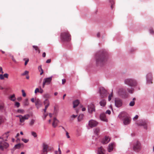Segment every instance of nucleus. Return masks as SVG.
Returning <instances> with one entry per match:
<instances>
[{
    "label": "nucleus",
    "mask_w": 154,
    "mask_h": 154,
    "mask_svg": "<svg viewBox=\"0 0 154 154\" xmlns=\"http://www.w3.org/2000/svg\"><path fill=\"white\" fill-rule=\"evenodd\" d=\"M9 146V144L4 141L0 142V149L3 150L4 149L7 148Z\"/></svg>",
    "instance_id": "nucleus-8"
},
{
    "label": "nucleus",
    "mask_w": 154,
    "mask_h": 154,
    "mask_svg": "<svg viewBox=\"0 0 154 154\" xmlns=\"http://www.w3.org/2000/svg\"><path fill=\"white\" fill-rule=\"evenodd\" d=\"M128 91L130 93L132 94L134 92V89L131 88V89H128Z\"/></svg>",
    "instance_id": "nucleus-50"
},
{
    "label": "nucleus",
    "mask_w": 154,
    "mask_h": 154,
    "mask_svg": "<svg viewBox=\"0 0 154 154\" xmlns=\"http://www.w3.org/2000/svg\"><path fill=\"white\" fill-rule=\"evenodd\" d=\"M110 140V139L108 137L106 136L103 139L102 143L103 144L108 143Z\"/></svg>",
    "instance_id": "nucleus-21"
},
{
    "label": "nucleus",
    "mask_w": 154,
    "mask_h": 154,
    "mask_svg": "<svg viewBox=\"0 0 154 154\" xmlns=\"http://www.w3.org/2000/svg\"><path fill=\"white\" fill-rule=\"evenodd\" d=\"M100 93L101 98H104L106 97L107 95V91L103 88H100Z\"/></svg>",
    "instance_id": "nucleus-6"
},
{
    "label": "nucleus",
    "mask_w": 154,
    "mask_h": 154,
    "mask_svg": "<svg viewBox=\"0 0 154 154\" xmlns=\"http://www.w3.org/2000/svg\"><path fill=\"white\" fill-rule=\"evenodd\" d=\"M61 39L64 41H69L71 39V35L68 31L63 32L60 34Z\"/></svg>",
    "instance_id": "nucleus-2"
},
{
    "label": "nucleus",
    "mask_w": 154,
    "mask_h": 154,
    "mask_svg": "<svg viewBox=\"0 0 154 154\" xmlns=\"http://www.w3.org/2000/svg\"><path fill=\"white\" fill-rule=\"evenodd\" d=\"M22 95L23 97H25L26 96V93L25 92V91L24 90H22Z\"/></svg>",
    "instance_id": "nucleus-47"
},
{
    "label": "nucleus",
    "mask_w": 154,
    "mask_h": 154,
    "mask_svg": "<svg viewBox=\"0 0 154 154\" xmlns=\"http://www.w3.org/2000/svg\"><path fill=\"white\" fill-rule=\"evenodd\" d=\"M14 105L17 108L19 107L20 106V103L18 102H15Z\"/></svg>",
    "instance_id": "nucleus-43"
},
{
    "label": "nucleus",
    "mask_w": 154,
    "mask_h": 154,
    "mask_svg": "<svg viewBox=\"0 0 154 154\" xmlns=\"http://www.w3.org/2000/svg\"><path fill=\"white\" fill-rule=\"evenodd\" d=\"M44 104L45 105V106L48 107L50 105V102L48 99H46L44 101Z\"/></svg>",
    "instance_id": "nucleus-26"
},
{
    "label": "nucleus",
    "mask_w": 154,
    "mask_h": 154,
    "mask_svg": "<svg viewBox=\"0 0 154 154\" xmlns=\"http://www.w3.org/2000/svg\"><path fill=\"white\" fill-rule=\"evenodd\" d=\"M125 84L132 87L135 86L137 85L136 81L133 79H126L125 81Z\"/></svg>",
    "instance_id": "nucleus-4"
},
{
    "label": "nucleus",
    "mask_w": 154,
    "mask_h": 154,
    "mask_svg": "<svg viewBox=\"0 0 154 154\" xmlns=\"http://www.w3.org/2000/svg\"><path fill=\"white\" fill-rule=\"evenodd\" d=\"M99 103L101 106H104L106 105V101L105 100L103 99Z\"/></svg>",
    "instance_id": "nucleus-24"
},
{
    "label": "nucleus",
    "mask_w": 154,
    "mask_h": 154,
    "mask_svg": "<svg viewBox=\"0 0 154 154\" xmlns=\"http://www.w3.org/2000/svg\"><path fill=\"white\" fill-rule=\"evenodd\" d=\"M39 92L41 94H42L43 92V90L41 88H40V89L39 90Z\"/></svg>",
    "instance_id": "nucleus-53"
},
{
    "label": "nucleus",
    "mask_w": 154,
    "mask_h": 154,
    "mask_svg": "<svg viewBox=\"0 0 154 154\" xmlns=\"http://www.w3.org/2000/svg\"><path fill=\"white\" fill-rule=\"evenodd\" d=\"M83 117L84 115L83 114L79 115L78 118V121L80 122L83 119Z\"/></svg>",
    "instance_id": "nucleus-28"
},
{
    "label": "nucleus",
    "mask_w": 154,
    "mask_h": 154,
    "mask_svg": "<svg viewBox=\"0 0 154 154\" xmlns=\"http://www.w3.org/2000/svg\"><path fill=\"white\" fill-rule=\"evenodd\" d=\"M66 82V80L65 79H63L62 80V84H64Z\"/></svg>",
    "instance_id": "nucleus-54"
},
{
    "label": "nucleus",
    "mask_w": 154,
    "mask_h": 154,
    "mask_svg": "<svg viewBox=\"0 0 154 154\" xmlns=\"http://www.w3.org/2000/svg\"><path fill=\"white\" fill-rule=\"evenodd\" d=\"M100 119L101 120L103 121L104 122H108V120L106 118V115L104 113H102L100 115Z\"/></svg>",
    "instance_id": "nucleus-15"
},
{
    "label": "nucleus",
    "mask_w": 154,
    "mask_h": 154,
    "mask_svg": "<svg viewBox=\"0 0 154 154\" xmlns=\"http://www.w3.org/2000/svg\"><path fill=\"white\" fill-rule=\"evenodd\" d=\"M135 104V102L134 101H131L129 103V106H133Z\"/></svg>",
    "instance_id": "nucleus-38"
},
{
    "label": "nucleus",
    "mask_w": 154,
    "mask_h": 154,
    "mask_svg": "<svg viewBox=\"0 0 154 154\" xmlns=\"http://www.w3.org/2000/svg\"><path fill=\"white\" fill-rule=\"evenodd\" d=\"M141 146L140 143L138 141L135 142L133 144V149L136 152H138L140 150Z\"/></svg>",
    "instance_id": "nucleus-5"
},
{
    "label": "nucleus",
    "mask_w": 154,
    "mask_h": 154,
    "mask_svg": "<svg viewBox=\"0 0 154 154\" xmlns=\"http://www.w3.org/2000/svg\"><path fill=\"white\" fill-rule=\"evenodd\" d=\"M38 69L39 70V71L41 72L40 73V75H42V74L44 72H43V70L42 69V66L40 65V66H39L38 67Z\"/></svg>",
    "instance_id": "nucleus-29"
},
{
    "label": "nucleus",
    "mask_w": 154,
    "mask_h": 154,
    "mask_svg": "<svg viewBox=\"0 0 154 154\" xmlns=\"http://www.w3.org/2000/svg\"><path fill=\"white\" fill-rule=\"evenodd\" d=\"M79 101L78 100H76L74 101L73 102V108H75L77 107L79 104Z\"/></svg>",
    "instance_id": "nucleus-25"
},
{
    "label": "nucleus",
    "mask_w": 154,
    "mask_h": 154,
    "mask_svg": "<svg viewBox=\"0 0 154 154\" xmlns=\"http://www.w3.org/2000/svg\"><path fill=\"white\" fill-rule=\"evenodd\" d=\"M112 92L111 94L109 95L108 97V100L109 101H110L111 100V98L112 97Z\"/></svg>",
    "instance_id": "nucleus-42"
},
{
    "label": "nucleus",
    "mask_w": 154,
    "mask_h": 154,
    "mask_svg": "<svg viewBox=\"0 0 154 154\" xmlns=\"http://www.w3.org/2000/svg\"><path fill=\"white\" fill-rule=\"evenodd\" d=\"M137 124L139 126H143L144 128L145 129H147V126L146 123L145 121L142 120H139L137 123Z\"/></svg>",
    "instance_id": "nucleus-10"
},
{
    "label": "nucleus",
    "mask_w": 154,
    "mask_h": 154,
    "mask_svg": "<svg viewBox=\"0 0 154 154\" xmlns=\"http://www.w3.org/2000/svg\"><path fill=\"white\" fill-rule=\"evenodd\" d=\"M115 106L118 107H120L122 105V102L121 100L116 98L115 100Z\"/></svg>",
    "instance_id": "nucleus-12"
},
{
    "label": "nucleus",
    "mask_w": 154,
    "mask_h": 154,
    "mask_svg": "<svg viewBox=\"0 0 154 154\" xmlns=\"http://www.w3.org/2000/svg\"><path fill=\"white\" fill-rule=\"evenodd\" d=\"M51 62V59H49L47 60L46 61V63H49Z\"/></svg>",
    "instance_id": "nucleus-57"
},
{
    "label": "nucleus",
    "mask_w": 154,
    "mask_h": 154,
    "mask_svg": "<svg viewBox=\"0 0 154 154\" xmlns=\"http://www.w3.org/2000/svg\"><path fill=\"white\" fill-rule=\"evenodd\" d=\"M9 132H7L5 133L3 135L2 137H0V139H2L7 141V139L9 135Z\"/></svg>",
    "instance_id": "nucleus-18"
},
{
    "label": "nucleus",
    "mask_w": 154,
    "mask_h": 154,
    "mask_svg": "<svg viewBox=\"0 0 154 154\" xmlns=\"http://www.w3.org/2000/svg\"><path fill=\"white\" fill-rule=\"evenodd\" d=\"M138 118V115H136L133 118V120H135L137 119Z\"/></svg>",
    "instance_id": "nucleus-55"
},
{
    "label": "nucleus",
    "mask_w": 154,
    "mask_h": 154,
    "mask_svg": "<svg viewBox=\"0 0 154 154\" xmlns=\"http://www.w3.org/2000/svg\"><path fill=\"white\" fill-rule=\"evenodd\" d=\"M107 60L106 53L103 51H100L96 55V63L97 66H102L106 63Z\"/></svg>",
    "instance_id": "nucleus-1"
},
{
    "label": "nucleus",
    "mask_w": 154,
    "mask_h": 154,
    "mask_svg": "<svg viewBox=\"0 0 154 154\" xmlns=\"http://www.w3.org/2000/svg\"><path fill=\"white\" fill-rule=\"evenodd\" d=\"M98 123L93 120H91L89 122V125L91 128L96 126Z\"/></svg>",
    "instance_id": "nucleus-11"
},
{
    "label": "nucleus",
    "mask_w": 154,
    "mask_h": 154,
    "mask_svg": "<svg viewBox=\"0 0 154 154\" xmlns=\"http://www.w3.org/2000/svg\"><path fill=\"white\" fill-rule=\"evenodd\" d=\"M48 107H47V106H46V107L45 106V108L44 109V112L45 113L46 112V110H47V109Z\"/></svg>",
    "instance_id": "nucleus-60"
},
{
    "label": "nucleus",
    "mask_w": 154,
    "mask_h": 154,
    "mask_svg": "<svg viewBox=\"0 0 154 154\" xmlns=\"http://www.w3.org/2000/svg\"><path fill=\"white\" fill-rule=\"evenodd\" d=\"M105 151L103 147L101 146L98 149V154H105Z\"/></svg>",
    "instance_id": "nucleus-17"
},
{
    "label": "nucleus",
    "mask_w": 154,
    "mask_h": 154,
    "mask_svg": "<svg viewBox=\"0 0 154 154\" xmlns=\"http://www.w3.org/2000/svg\"><path fill=\"white\" fill-rule=\"evenodd\" d=\"M29 72L27 71H25L21 75L22 76L25 75H28Z\"/></svg>",
    "instance_id": "nucleus-41"
},
{
    "label": "nucleus",
    "mask_w": 154,
    "mask_h": 154,
    "mask_svg": "<svg viewBox=\"0 0 154 154\" xmlns=\"http://www.w3.org/2000/svg\"><path fill=\"white\" fill-rule=\"evenodd\" d=\"M40 102V101L39 100L37 99L35 102V105L38 106V105H39V103Z\"/></svg>",
    "instance_id": "nucleus-46"
},
{
    "label": "nucleus",
    "mask_w": 154,
    "mask_h": 154,
    "mask_svg": "<svg viewBox=\"0 0 154 154\" xmlns=\"http://www.w3.org/2000/svg\"><path fill=\"white\" fill-rule=\"evenodd\" d=\"M8 74L7 73H5L4 75H0V79L1 80H3L5 78L8 79Z\"/></svg>",
    "instance_id": "nucleus-23"
},
{
    "label": "nucleus",
    "mask_w": 154,
    "mask_h": 154,
    "mask_svg": "<svg viewBox=\"0 0 154 154\" xmlns=\"http://www.w3.org/2000/svg\"><path fill=\"white\" fill-rule=\"evenodd\" d=\"M31 134L34 137H36L37 136L36 133L34 131H32Z\"/></svg>",
    "instance_id": "nucleus-39"
},
{
    "label": "nucleus",
    "mask_w": 154,
    "mask_h": 154,
    "mask_svg": "<svg viewBox=\"0 0 154 154\" xmlns=\"http://www.w3.org/2000/svg\"><path fill=\"white\" fill-rule=\"evenodd\" d=\"M44 97L46 98V99H48L50 98V96L49 94H46L44 95Z\"/></svg>",
    "instance_id": "nucleus-37"
},
{
    "label": "nucleus",
    "mask_w": 154,
    "mask_h": 154,
    "mask_svg": "<svg viewBox=\"0 0 154 154\" xmlns=\"http://www.w3.org/2000/svg\"><path fill=\"white\" fill-rule=\"evenodd\" d=\"M20 145L19 144H17L15 145V147L17 148L18 147L19 148L20 147Z\"/></svg>",
    "instance_id": "nucleus-58"
},
{
    "label": "nucleus",
    "mask_w": 154,
    "mask_h": 154,
    "mask_svg": "<svg viewBox=\"0 0 154 154\" xmlns=\"http://www.w3.org/2000/svg\"><path fill=\"white\" fill-rule=\"evenodd\" d=\"M106 113L108 114H110L111 113V111L109 110H107L106 112Z\"/></svg>",
    "instance_id": "nucleus-56"
},
{
    "label": "nucleus",
    "mask_w": 154,
    "mask_h": 154,
    "mask_svg": "<svg viewBox=\"0 0 154 154\" xmlns=\"http://www.w3.org/2000/svg\"><path fill=\"white\" fill-rule=\"evenodd\" d=\"M22 140L25 143H27L29 141V140L24 138L22 139Z\"/></svg>",
    "instance_id": "nucleus-49"
},
{
    "label": "nucleus",
    "mask_w": 154,
    "mask_h": 154,
    "mask_svg": "<svg viewBox=\"0 0 154 154\" xmlns=\"http://www.w3.org/2000/svg\"><path fill=\"white\" fill-rule=\"evenodd\" d=\"M146 79L147 82L148 83H152V74L151 73H149L146 75Z\"/></svg>",
    "instance_id": "nucleus-14"
},
{
    "label": "nucleus",
    "mask_w": 154,
    "mask_h": 154,
    "mask_svg": "<svg viewBox=\"0 0 154 154\" xmlns=\"http://www.w3.org/2000/svg\"><path fill=\"white\" fill-rule=\"evenodd\" d=\"M32 47L35 51H38V53H40V50L38 46L35 45H33Z\"/></svg>",
    "instance_id": "nucleus-30"
},
{
    "label": "nucleus",
    "mask_w": 154,
    "mask_h": 154,
    "mask_svg": "<svg viewBox=\"0 0 154 154\" xmlns=\"http://www.w3.org/2000/svg\"><path fill=\"white\" fill-rule=\"evenodd\" d=\"M52 77H51L49 78H45L42 84V88H44L45 85H49L52 81Z\"/></svg>",
    "instance_id": "nucleus-7"
},
{
    "label": "nucleus",
    "mask_w": 154,
    "mask_h": 154,
    "mask_svg": "<svg viewBox=\"0 0 154 154\" xmlns=\"http://www.w3.org/2000/svg\"><path fill=\"white\" fill-rule=\"evenodd\" d=\"M24 105L25 106H28L29 104V103L28 101V99H26L24 103Z\"/></svg>",
    "instance_id": "nucleus-35"
},
{
    "label": "nucleus",
    "mask_w": 154,
    "mask_h": 154,
    "mask_svg": "<svg viewBox=\"0 0 154 154\" xmlns=\"http://www.w3.org/2000/svg\"><path fill=\"white\" fill-rule=\"evenodd\" d=\"M115 144L114 143L109 144L108 148V150L109 152H111L112 151Z\"/></svg>",
    "instance_id": "nucleus-22"
},
{
    "label": "nucleus",
    "mask_w": 154,
    "mask_h": 154,
    "mask_svg": "<svg viewBox=\"0 0 154 154\" xmlns=\"http://www.w3.org/2000/svg\"><path fill=\"white\" fill-rule=\"evenodd\" d=\"M55 153L56 154H61V151L59 147L58 148V150L56 151Z\"/></svg>",
    "instance_id": "nucleus-36"
},
{
    "label": "nucleus",
    "mask_w": 154,
    "mask_h": 154,
    "mask_svg": "<svg viewBox=\"0 0 154 154\" xmlns=\"http://www.w3.org/2000/svg\"><path fill=\"white\" fill-rule=\"evenodd\" d=\"M150 32L151 34H153L154 33V31L152 29H151L150 30Z\"/></svg>",
    "instance_id": "nucleus-59"
},
{
    "label": "nucleus",
    "mask_w": 154,
    "mask_h": 154,
    "mask_svg": "<svg viewBox=\"0 0 154 154\" xmlns=\"http://www.w3.org/2000/svg\"><path fill=\"white\" fill-rule=\"evenodd\" d=\"M9 56L11 58L13 62L15 63L16 62V60L14 58L13 55H12L11 54H10L9 55Z\"/></svg>",
    "instance_id": "nucleus-33"
},
{
    "label": "nucleus",
    "mask_w": 154,
    "mask_h": 154,
    "mask_svg": "<svg viewBox=\"0 0 154 154\" xmlns=\"http://www.w3.org/2000/svg\"><path fill=\"white\" fill-rule=\"evenodd\" d=\"M30 116L29 114H26L23 116L21 115L17 116V117H18L20 119V125H23L24 124V122L25 120H28L30 117Z\"/></svg>",
    "instance_id": "nucleus-3"
},
{
    "label": "nucleus",
    "mask_w": 154,
    "mask_h": 154,
    "mask_svg": "<svg viewBox=\"0 0 154 154\" xmlns=\"http://www.w3.org/2000/svg\"><path fill=\"white\" fill-rule=\"evenodd\" d=\"M46 56V53L45 52H44L42 54V57H45Z\"/></svg>",
    "instance_id": "nucleus-63"
},
{
    "label": "nucleus",
    "mask_w": 154,
    "mask_h": 154,
    "mask_svg": "<svg viewBox=\"0 0 154 154\" xmlns=\"http://www.w3.org/2000/svg\"><path fill=\"white\" fill-rule=\"evenodd\" d=\"M17 100L19 101H20L22 100V98L21 97H18L17 98Z\"/></svg>",
    "instance_id": "nucleus-61"
},
{
    "label": "nucleus",
    "mask_w": 154,
    "mask_h": 154,
    "mask_svg": "<svg viewBox=\"0 0 154 154\" xmlns=\"http://www.w3.org/2000/svg\"><path fill=\"white\" fill-rule=\"evenodd\" d=\"M48 114H45V113L44 114V117L45 119L46 118V117L47 116H48Z\"/></svg>",
    "instance_id": "nucleus-64"
},
{
    "label": "nucleus",
    "mask_w": 154,
    "mask_h": 154,
    "mask_svg": "<svg viewBox=\"0 0 154 154\" xmlns=\"http://www.w3.org/2000/svg\"><path fill=\"white\" fill-rule=\"evenodd\" d=\"M9 99L12 101H14L16 100V98L15 97V95L14 94H13L11 96H10L9 97Z\"/></svg>",
    "instance_id": "nucleus-27"
},
{
    "label": "nucleus",
    "mask_w": 154,
    "mask_h": 154,
    "mask_svg": "<svg viewBox=\"0 0 154 154\" xmlns=\"http://www.w3.org/2000/svg\"><path fill=\"white\" fill-rule=\"evenodd\" d=\"M35 120L34 119H32L30 121V122H29V125L31 126H32L34 125L35 122Z\"/></svg>",
    "instance_id": "nucleus-32"
},
{
    "label": "nucleus",
    "mask_w": 154,
    "mask_h": 154,
    "mask_svg": "<svg viewBox=\"0 0 154 154\" xmlns=\"http://www.w3.org/2000/svg\"><path fill=\"white\" fill-rule=\"evenodd\" d=\"M4 104L2 103L0 104V111H2L4 109Z\"/></svg>",
    "instance_id": "nucleus-31"
},
{
    "label": "nucleus",
    "mask_w": 154,
    "mask_h": 154,
    "mask_svg": "<svg viewBox=\"0 0 154 154\" xmlns=\"http://www.w3.org/2000/svg\"><path fill=\"white\" fill-rule=\"evenodd\" d=\"M97 36L98 37H99L100 36V32H98L97 34Z\"/></svg>",
    "instance_id": "nucleus-62"
},
{
    "label": "nucleus",
    "mask_w": 154,
    "mask_h": 154,
    "mask_svg": "<svg viewBox=\"0 0 154 154\" xmlns=\"http://www.w3.org/2000/svg\"><path fill=\"white\" fill-rule=\"evenodd\" d=\"M42 154H47L48 146L46 143H44L42 144Z\"/></svg>",
    "instance_id": "nucleus-9"
},
{
    "label": "nucleus",
    "mask_w": 154,
    "mask_h": 154,
    "mask_svg": "<svg viewBox=\"0 0 154 154\" xmlns=\"http://www.w3.org/2000/svg\"><path fill=\"white\" fill-rule=\"evenodd\" d=\"M77 115H73L71 116V118L72 119V120H73L74 119L76 118L77 117Z\"/></svg>",
    "instance_id": "nucleus-51"
},
{
    "label": "nucleus",
    "mask_w": 154,
    "mask_h": 154,
    "mask_svg": "<svg viewBox=\"0 0 154 154\" xmlns=\"http://www.w3.org/2000/svg\"><path fill=\"white\" fill-rule=\"evenodd\" d=\"M65 132H66V136L68 138H70V136L69 135V133L66 131H65Z\"/></svg>",
    "instance_id": "nucleus-45"
},
{
    "label": "nucleus",
    "mask_w": 154,
    "mask_h": 154,
    "mask_svg": "<svg viewBox=\"0 0 154 154\" xmlns=\"http://www.w3.org/2000/svg\"><path fill=\"white\" fill-rule=\"evenodd\" d=\"M23 60L25 61L24 64L25 66H26L29 61V59L28 58H24Z\"/></svg>",
    "instance_id": "nucleus-40"
},
{
    "label": "nucleus",
    "mask_w": 154,
    "mask_h": 154,
    "mask_svg": "<svg viewBox=\"0 0 154 154\" xmlns=\"http://www.w3.org/2000/svg\"><path fill=\"white\" fill-rule=\"evenodd\" d=\"M17 112L21 114H23L24 112V110L23 109H18L17 110Z\"/></svg>",
    "instance_id": "nucleus-34"
},
{
    "label": "nucleus",
    "mask_w": 154,
    "mask_h": 154,
    "mask_svg": "<svg viewBox=\"0 0 154 154\" xmlns=\"http://www.w3.org/2000/svg\"><path fill=\"white\" fill-rule=\"evenodd\" d=\"M131 121L130 118L128 117H125L123 120V123L125 125H126L129 124Z\"/></svg>",
    "instance_id": "nucleus-16"
},
{
    "label": "nucleus",
    "mask_w": 154,
    "mask_h": 154,
    "mask_svg": "<svg viewBox=\"0 0 154 154\" xmlns=\"http://www.w3.org/2000/svg\"><path fill=\"white\" fill-rule=\"evenodd\" d=\"M4 119L2 117L0 116V125L3 122Z\"/></svg>",
    "instance_id": "nucleus-44"
},
{
    "label": "nucleus",
    "mask_w": 154,
    "mask_h": 154,
    "mask_svg": "<svg viewBox=\"0 0 154 154\" xmlns=\"http://www.w3.org/2000/svg\"><path fill=\"white\" fill-rule=\"evenodd\" d=\"M88 112L90 113H92L93 112L95 111V106L93 104H91L88 106Z\"/></svg>",
    "instance_id": "nucleus-13"
},
{
    "label": "nucleus",
    "mask_w": 154,
    "mask_h": 154,
    "mask_svg": "<svg viewBox=\"0 0 154 154\" xmlns=\"http://www.w3.org/2000/svg\"><path fill=\"white\" fill-rule=\"evenodd\" d=\"M58 122V120L56 118H54L52 124L53 127L54 128L56 127L57 126Z\"/></svg>",
    "instance_id": "nucleus-20"
},
{
    "label": "nucleus",
    "mask_w": 154,
    "mask_h": 154,
    "mask_svg": "<svg viewBox=\"0 0 154 154\" xmlns=\"http://www.w3.org/2000/svg\"><path fill=\"white\" fill-rule=\"evenodd\" d=\"M118 93L119 95L122 96L123 97L125 94V91L122 88L120 89L118 91Z\"/></svg>",
    "instance_id": "nucleus-19"
},
{
    "label": "nucleus",
    "mask_w": 154,
    "mask_h": 154,
    "mask_svg": "<svg viewBox=\"0 0 154 154\" xmlns=\"http://www.w3.org/2000/svg\"><path fill=\"white\" fill-rule=\"evenodd\" d=\"M38 92H39V89L38 88H36L35 90V93L36 94Z\"/></svg>",
    "instance_id": "nucleus-52"
},
{
    "label": "nucleus",
    "mask_w": 154,
    "mask_h": 154,
    "mask_svg": "<svg viewBox=\"0 0 154 154\" xmlns=\"http://www.w3.org/2000/svg\"><path fill=\"white\" fill-rule=\"evenodd\" d=\"M99 131V129L98 128H96L94 130V133L97 134Z\"/></svg>",
    "instance_id": "nucleus-48"
}]
</instances>
